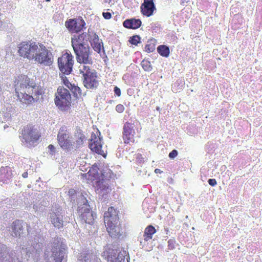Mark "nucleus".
Wrapping results in <instances>:
<instances>
[{
  "label": "nucleus",
  "instance_id": "nucleus-1",
  "mask_svg": "<svg viewBox=\"0 0 262 262\" xmlns=\"http://www.w3.org/2000/svg\"><path fill=\"white\" fill-rule=\"evenodd\" d=\"M15 90L18 100L26 105L37 101L44 94L43 88L36 84L26 75L18 76L15 81Z\"/></svg>",
  "mask_w": 262,
  "mask_h": 262
},
{
  "label": "nucleus",
  "instance_id": "nucleus-2",
  "mask_svg": "<svg viewBox=\"0 0 262 262\" xmlns=\"http://www.w3.org/2000/svg\"><path fill=\"white\" fill-rule=\"evenodd\" d=\"M74 141L71 140L72 137L68 127L61 126L58 133L57 140L60 147L68 151L72 150H77L82 147L85 140V135L81 132H77L74 134Z\"/></svg>",
  "mask_w": 262,
  "mask_h": 262
},
{
  "label": "nucleus",
  "instance_id": "nucleus-3",
  "mask_svg": "<svg viewBox=\"0 0 262 262\" xmlns=\"http://www.w3.org/2000/svg\"><path fill=\"white\" fill-rule=\"evenodd\" d=\"M104 222L107 231L111 237H116L122 233L119 221L118 211L113 207H110L104 213Z\"/></svg>",
  "mask_w": 262,
  "mask_h": 262
},
{
  "label": "nucleus",
  "instance_id": "nucleus-4",
  "mask_svg": "<svg viewBox=\"0 0 262 262\" xmlns=\"http://www.w3.org/2000/svg\"><path fill=\"white\" fill-rule=\"evenodd\" d=\"M80 74L83 77V83L84 86L88 89H96L99 85L97 73L92 69V67H84L79 70Z\"/></svg>",
  "mask_w": 262,
  "mask_h": 262
},
{
  "label": "nucleus",
  "instance_id": "nucleus-5",
  "mask_svg": "<svg viewBox=\"0 0 262 262\" xmlns=\"http://www.w3.org/2000/svg\"><path fill=\"white\" fill-rule=\"evenodd\" d=\"M54 102L56 105L61 111H68L71 103V96L69 91L62 86H59L55 94Z\"/></svg>",
  "mask_w": 262,
  "mask_h": 262
},
{
  "label": "nucleus",
  "instance_id": "nucleus-6",
  "mask_svg": "<svg viewBox=\"0 0 262 262\" xmlns=\"http://www.w3.org/2000/svg\"><path fill=\"white\" fill-rule=\"evenodd\" d=\"M76 55V58L79 65L78 69H82L84 67H92L93 61L91 57V51L88 46L73 50Z\"/></svg>",
  "mask_w": 262,
  "mask_h": 262
},
{
  "label": "nucleus",
  "instance_id": "nucleus-7",
  "mask_svg": "<svg viewBox=\"0 0 262 262\" xmlns=\"http://www.w3.org/2000/svg\"><path fill=\"white\" fill-rule=\"evenodd\" d=\"M38 43L31 41H22L18 45V53L20 56L33 60L38 50Z\"/></svg>",
  "mask_w": 262,
  "mask_h": 262
},
{
  "label": "nucleus",
  "instance_id": "nucleus-8",
  "mask_svg": "<svg viewBox=\"0 0 262 262\" xmlns=\"http://www.w3.org/2000/svg\"><path fill=\"white\" fill-rule=\"evenodd\" d=\"M38 50L33 60L36 62L45 66H50L54 61L52 52L42 43H38Z\"/></svg>",
  "mask_w": 262,
  "mask_h": 262
},
{
  "label": "nucleus",
  "instance_id": "nucleus-9",
  "mask_svg": "<svg viewBox=\"0 0 262 262\" xmlns=\"http://www.w3.org/2000/svg\"><path fill=\"white\" fill-rule=\"evenodd\" d=\"M21 137L25 142L31 144L37 142L41 137L39 129L31 124L24 126L21 132Z\"/></svg>",
  "mask_w": 262,
  "mask_h": 262
},
{
  "label": "nucleus",
  "instance_id": "nucleus-10",
  "mask_svg": "<svg viewBox=\"0 0 262 262\" xmlns=\"http://www.w3.org/2000/svg\"><path fill=\"white\" fill-rule=\"evenodd\" d=\"M73 64V56L71 53L66 52L58 59L59 69L65 75H69L71 73Z\"/></svg>",
  "mask_w": 262,
  "mask_h": 262
},
{
  "label": "nucleus",
  "instance_id": "nucleus-11",
  "mask_svg": "<svg viewBox=\"0 0 262 262\" xmlns=\"http://www.w3.org/2000/svg\"><path fill=\"white\" fill-rule=\"evenodd\" d=\"M100 135L101 133L99 130H97L96 133H93L89 146L93 152L102 155L103 157H106V154L102 149V138L100 137Z\"/></svg>",
  "mask_w": 262,
  "mask_h": 262
},
{
  "label": "nucleus",
  "instance_id": "nucleus-12",
  "mask_svg": "<svg viewBox=\"0 0 262 262\" xmlns=\"http://www.w3.org/2000/svg\"><path fill=\"white\" fill-rule=\"evenodd\" d=\"M78 213L82 222L91 225L94 223L95 214L91 211L88 203L78 206Z\"/></svg>",
  "mask_w": 262,
  "mask_h": 262
},
{
  "label": "nucleus",
  "instance_id": "nucleus-13",
  "mask_svg": "<svg viewBox=\"0 0 262 262\" xmlns=\"http://www.w3.org/2000/svg\"><path fill=\"white\" fill-rule=\"evenodd\" d=\"M134 123L126 122L123 125L122 138L125 144H128L130 142H134V135L135 132L134 130Z\"/></svg>",
  "mask_w": 262,
  "mask_h": 262
},
{
  "label": "nucleus",
  "instance_id": "nucleus-14",
  "mask_svg": "<svg viewBox=\"0 0 262 262\" xmlns=\"http://www.w3.org/2000/svg\"><path fill=\"white\" fill-rule=\"evenodd\" d=\"M99 168L97 165H93L87 173H83L81 178L83 182L91 183L94 181L100 180Z\"/></svg>",
  "mask_w": 262,
  "mask_h": 262
},
{
  "label": "nucleus",
  "instance_id": "nucleus-15",
  "mask_svg": "<svg viewBox=\"0 0 262 262\" xmlns=\"http://www.w3.org/2000/svg\"><path fill=\"white\" fill-rule=\"evenodd\" d=\"M83 19H69L65 23L66 28L71 33H78L80 32L85 25Z\"/></svg>",
  "mask_w": 262,
  "mask_h": 262
},
{
  "label": "nucleus",
  "instance_id": "nucleus-16",
  "mask_svg": "<svg viewBox=\"0 0 262 262\" xmlns=\"http://www.w3.org/2000/svg\"><path fill=\"white\" fill-rule=\"evenodd\" d=\"M88 35L82 33L78 35H74L71 38L72 46L73 50L88 46L86 45Z\"/></svg>",
  "mask_w": 262,
  "mask_h": 262
},
{
  "label": "nucleus",
  "instance_id": "nucleus-17",
  "mask_svg": "<svg viewBox=\"0 0 262 262\" xmlns=\"http://www.w3.org/2000/svg\"><path fill=\"white\" fill-rule=\"evenodd\" d=\"M141 12L144 16L150 17L156 10L153 0H144L140 7Z\"/></svg>",
  "mask_w": 262,
  "mask_h": 262
},
{
  "label": "nucleus",
  "instance_id": "nucleus-18",
  "mask_svg": "<svg viewBox=\"0 0 262 262\" xmlns=\"http://www.w3.org/2000/svg\"><path fill=\"white\" fill-rule=\"evenodd\" d=\"M59 208L56 209L55 211H53L50 213V221L55 228L57 229L61 228L63 227V216L60 213Z\"/></svg>",
  "mask_w": 262,
  "mask_h": 262
},
{
  "label": "nucleus",
  "instance_id": "nucleus-19",
  "mask_svg": "<svg viewBox=\"0 0 262 262\" xmlns=\"http://www.w3.org/2000/svg\"><path fill=\"white\" fill-rule=\"evenodd\" d=\"M25 223L23 221L19 220H16L14 221L12 224V230L13 236L15 237H20L25 233Z\"/></svg>",
  "mask_w": 262,
  "mask_h": 262
},
{
  "label": "nucleus",
  "instance_id": "nucleus-20",
  "mask_svg": "<svg viewBox=\"0 0 262 262\" xmlns=\"http://www.w3.org/2000/svg\"><path fill=\"white\" fill-rule=\"evenodd\" d=\"M52 256L54 262H62L64 257L63 251L60 248L59 242L53 243L52 245Z\"/></svg>",
  "mask_w": 262,
  "mask_h": 262
},
{
  "label": "nucleus",
  "instance_id": "nucleus-21",
  "mask_svg": "<svg viewBox=\"0 0 262 262\" xmlns=\"http://www.w3.org/2000/svg\"><path fill=\"white\" fill-rule=\"evenodd\" d=\"M13 177L12 170L11 167L7 166L2 167L0 169V181L3 183H7Z\"/></svg>",
  "mask_w": 262,
  "mask_h": 262
},
{
  "label": "nucleus",
  "instance_id": "nucleus-22",
  "mask_svg": "<svg viewBox=\"0 0 262 262\" xmlns=\"http://www.w3.org/2000/svg\"><path fill=\"white\" fill-rule=\"evenodd\" d=\"M142 24V21L140 19H136L133 18L130 19H127L123 23L124 27L129 29H137L140 27Z\"/></svg>",
  "mask_w": 262,
  "mask_h": 262
},
{
  "label": "nucleus",
  "instance_id": "nucleus-23",
  "mask_svg": "<svg viewBox=\"0 0 262 262\" xmlns=\"http://www.w3.org/2000/svg\"><path fill=\"white\" fill-rule=\"evenodd\" d=\"M117 253V250L109 248L103 251L102 256L105 257L107 261H110L111 262H121V260H119L118 259L116 258Z\"/></svg>",
  "mask_w": 262,
  "mask_h": 262
},
{
  "label": "nucleus",
  "instance_id": "nucleus-24",
  "mask_svg": "<svg viewBox=\"0 0 262 262\" xmlns=\"http://www.w3.org/2000/svg\"><path fill=\"white\" fill-rule=\"evenodd\" d=\"M156 230L155 228L152 225H148L147 226L144 232L143 237L144 239L145 242H148V241L152 239L153 235L156 233Z\"/></svg>",
  "mask_w": 262,
  "mask_h": 262
},
{
  "label": "nucleus",
  "instance_id": "nucleus-25",
  "mask_svg": "<svg viewBox=\"0 0 262 262\" xmlns=\"http://www.w3.org/2000/svg\"><path fill=\"white\" fill-rule=\"evenodd\" d=\"M157 43V41L155 38H151L149 39L145 46L144 51L148 53L153 52L156 49Z\"/></svg>",
  "mask_w": 262,
  "mask_h": 262
},
{
  "label": "nucleus",
  "instance_id": "nucleus-26",
  "mask_svg": "<svg viewBox=\"0 0 262 262\" xmlns=\"http://www.w3.org/2000/svg\"><path fill=\"white\" fill-rule=\"evenodd\" d=\"M96 188L98 193H106L110 190L108 184L103 181H97Z\"/></svg>",
  "mask_w": 262,
  "mask_h": 262
},
{
  "label": "nucleus",
  "instance_id": "nucleus-27",
  "mask_svg": "<svg viewBox=\"0 0 262 262\" xmlns=\"http://www.w3.org/2000/svg\"><path fill=\"white\" fill-rule=\"evenodd\" d=\"M38 248H35L34 247H30V248L27 250V254L28 255L29 257H32L35 259V258H38L39 256V253L40 252V245L39 244L36 245Z\"/></svg>",
  "mask_w": 262,
  "mask_h": 262
},
{
  "label": "nucleus",
  "instance_id": "nucleus-28",
  "mask_svg": "<svg viewBox=\"0 0 262 262\" xmlns=\"http://www.w3.org/2000/svg\"><path fill=\"white\" fill-rule=\"evenodd\" d=\"M91 44L95 51L98 53L101 52V45L98 36L95 35L91 42Z\"/></svg>",
  "mask_w": 262,
  "mask_h": 262
},
{
  "label": "nucleus",
  "instance_id": "nucleus-29",
  "mask_svg": "<svg viewBox=\"0 0 262 262\" xmlns=\"http://www.w3.org/2000/svg\"><path fill=\"white\" fill-rule=\"evenodd\" d=\"M157 52L161 56L164 57H168L170 54L169 47L164 45L158 47Z\"/></svg>",
  "mask_w": 262,
  "mask_h": 262
},
{
  "label": "nucleus",
  "instance_id": "nucleus-30",
  "mask_svg": "<svg viewBox=\"0 0 262 262\" xmlns=\"http://www.w3.org/2000/svg\"><path fill=\"white\" fill-rule=\"evenodd\" d=\"M70 90L73 94L74 96L77 99L81 98L82 95H83L82 93V91L80 88L77 86L75 85L74 84Z\"/></svg>",
  "mask_w": 262,
  "mask_h": 262
},
{
  "label": "nucleus",
  "instance_id": "nucleus-31",
  "mask_svg": "<svg viewBox=\"0 0 262 262\" xmlns=\"http://www.w3.org/2000/svg\"><path fill=\"white\" fill-rule=\"evenodd\" d=\"M141 65L144 71L147 72H150L152 70V67L150 61L148 59H144L141 63Z\"/></svg>",
  "mask_w": 262,
  "mask_h": 262
},
{
  "label": "nucleus",
  "instance_id": "nucleus-32",
  "mask_svg": "<svg viewBox=\"0 0 262 262\" xmlns=\"http://www.w3.org/2000/svg\"><path fill=\"white\" fill-rule=\"evenodd\" d=\"M129 41L132 45L137 46L141 42V37L139 35H134L130 37Z\"/></svg>",
  "mask_w": 262,
  "mask_h": 262
},
{
  "label": "nucleus",
  "instance_id": "nucleus-33",
  "mask_svg": "<svg viewBox=\"0 0 262 262\" xmlns=\"http://www.w3.org/2000/svg\"><path fill=\"white\" fill-rule=\"evenodd\" d=\"M62 81H63V83H64V84L67 88H68L69 89H70L72 88V86L74 85V84H72L69 81L68 79L65 76H62Z\"/></svg>",
  "mask_w": 262,
  "mask_h": 262
},
{
  "label": "nucleus",
  "instance_id": "nucleus-34",
  "mask_svg": "<svg viewBox=\"0 0 262 262\" xmlns=\"http://www.w3.org/2000/svg\"><path fill=\"white\" fill-rule=\"evenodd\" d=\"M125 107L123 105L119 104L116 106V110L119 113H122L124 112Z\"/></svg>",
  "mask_w": 262,
  "mask_h": 262
},
{
  "label": "nucleus",
  "instance_id": "nucleus-35",
  "mask_svg": "<svg viewBox=\"0 0 262 262\" xmlns=\"http://www.w3.org/2000/svg\"><path fill=\"white\" fill-rule=\"evenodd\" d=\"M178 154V151L176 149H173L169 154L168 156L170 159H173L177 156Z\"/></svg>",
  "mask_w": 262,
  "mask_h": 262
},
{
  "label": "nucleus",
  "instance_id": "nucleus-36",
  "mask_svg": "<svg viewBox=\"0 0 262 262\" xmlns=\"http://www.w3.org/2000/svg\"><path fill=\"white\" fill-rule=\"evenodd\" d=\"M208 182L209 184L211 186H214L217 184V182L215 179H209Z\"/></svg>",
  "mask_w": 262,
  "mask_h": 262
},
{
  "label": "nucleus",
  "instance_id": "nucleus-37",
  "mask_svg": "<svg viewBox=\"0 0 262 262\" xmlns=\"http://www.w3.org/2000/svg\"><path fill=\"white\" fill-rule=\"evenodd\" d=\"M102 15L103 17L106 19H110L112 17V14L110 12H103Z\"/></svg>",
  "mask_w": 262,
  "mask_h": 262
},
{
  "label": "nucleus",
  "instance_id": "nucleus-38",
  "mask_svg": "<svg viewBox=\"0 0 262 262\" xmlns=\"http://www.w3.org/2000/svg\"><path fill=\"white\" fill-rule=\"evenodd\" d=\"M114 93L115 94L118 96L120 97L121 94V90L120 89L117 87V86H115L114 88Z\"/></svg>",
  "mask_w": 262,
  "mask_h": 262
},
{
  "label": "nucleus",
  "instance_id": "nucleus-39",
  "mask_svg": "<svg viewBox=\"0 0 262 262\" xmlns=\"http://www.w3.org/2000/svg\"><path fill=\"white\" fill-rule=\"evenodd\" d=\"M76 194V191L73 189H71L69 190V195L71 196L75 195Z\"/></svg>",
  "mask_w": 262,
  "mask_h": 262
},
{
  "label": "nucleus",
  "instance_id": "nucleus-40",
  "mask_svg": "<svg viewBox=\"0 0 262 262\" xmlns=\"http://www.w3.org/2000/svg\"><path fill=\"white\" fill-rule=\"evenodd\" d=\"M104 2L112 6L114 4L115 0H104Z\"/></svg>",
  "mask_w": 262,
  "mask_h": 262
},
{
  "label": "nucleus",
  "instance_id": "nucleus-41",
  "mask_svg": "<svg viewBox=\"0 0 262 262\" xmlns=\"http://www.w3.org/2000/svg\"><path fill=\"white\" fill-rule=\"evenodd\" d=\"M10 258H11V260H10V259L9 258L8 262H21L20 261H19L18 260V258L15 259L14 258H13V257H10Z\"/></svg>",
  "mask_w": 262,
  "mask_h": 262
},
{
  "label": "nucleus",
  "instance_id": "nucleus-42",
  "mask_svg": "<svg viewBox=\"0 0 262 262\" xmlns=\"http://www.w3.org/2000/svg\"><path fill=\"white\" fill-rule=\"evenodd\" d=\"M48 148L50 150H51V151H55V147L52 144H50L49 146H48Z\"/></svg>",
  "mask_w": 262,
  "mask_h": 262
},
{
  "label": "nucleus",
  "instance_id": "nucleus-43",
  "mask_svg": "<svg viewBox=\"0 0 262 262\" xmlns=\"http://www.w3.org/2000/svg\"><path fill=\"white\" fill-rule=\"evenodd\" d=\"M155 172L156 173H162L163 172V171L162 170H161L160 169L156 168L155 170Z\"/></svg>",
  "mask_w": 262,
  "mask_h": 262
},
{
  "label": "nucleus",
  "instance_id": "nucleus-44",
  "mask_svg": "<svg viewBox=\"0 0 262 262\" xmlns=\"http://www.w3.org/2000/svg\"><path fill=\"white\" fill-rule=\"evenodd\" d=\"M22 176L23 178H26L28 177V172H25L23 173L22 174Z\"/></svg>",
  "mask_w": 262,
  "mask_h": 262
},
{
  "label": "nucleus",
  "instance_id": "nucleus-45",
  "mask_svg": "<svg viewBox=\"0 0 262 262\" xmlns=\"http://www.w3.org/2000/svg\"><path fill=\"white\" fill-rule=\"evenodd\" d=\"M170 242H171V241H170V240H169V241H168V247H169V249H173V247H171V246H170Z\"/></svg>",
  "mask_w": 262,
  "mask_h": 262
},
{
  "label": "nucleus",
  "instance_id": "nucleus-46",
  "mask_svg": "<svg viewBox=\"0 0 262 262\" xmlns=\"http://www.w3.org/2000/svg\"><path fill=\"white\" fill-rule=\"evenodd\" d=\"M84 200H85V201H86V202H84L83 201V204H84V203H88V201L86 200V199H84Z\"/></svg>",
  "mask_w": 262,
  "mask_h": 262
}]
</instances>
